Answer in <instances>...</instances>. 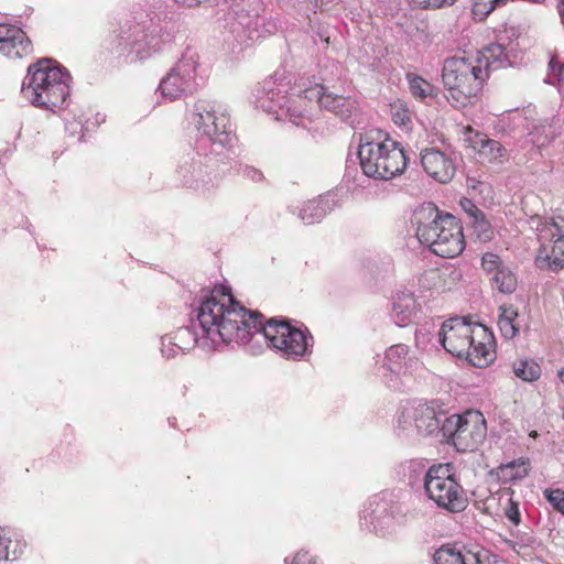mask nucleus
<instances>
[{
  "label": "nucleus",
  "instance_id": "obj_12",
  "mask_svg": "<svg viewBox=\"0 0 564 564\" xmlns=\"http://www.w3.org/2000/svg\"><path fill=\"white\" fill-rule=\"evenodd\" d=\"M112 50L118 55H134L135 58H147L156 46V37L149 35L145 28L135 22L128 21L122 24L115 35Z\"/></svg>",
  "mask_w": 564,
  "mask_h": 564
},
{
  "label": "nucleus",
  "instance_id": "obj_27",
  "mask_svg": "<svg viewBox=\"0 0 564 564\" xmlns=\"http://www.w3.org/2000/svg\"><path fill=\"white\" fill-rule=\"evenodd\" d=\"M441 424L440 417L431 408H420L415 414V427L421 434L431 435L438 432Z\"/></svg>",
  "mask_w": 564,
  "mask_h": 564
},
{
  "label": "nucleus",
  "instance_id": "obj_47",
  "mask_svg": "<svg viewBox=\"0 0 564 564\" xmlns=\"http://www.w3.org/2000/svg\"><path fill=\"white\" fill-rule=\"evenodd\" d=\"M558 377L561 381L564 382V367L561 370H558Z\"/></svg>",
  "mask_w": 564,
  "mask_h": 564
},
{
  "label": "nucleus",
  "instance_id": "obj_21",
  "mask_svg": "<svg viewBox=\"0 0 564 564\" xmlns=\"http://www.w3.org/2000/svg\"><path fill=\"white\" fill-rule=\"evenodd\" d=\"M470 145L485 163L502 165L509 160L508 150L499 141L489 139L485 134L477 133L470 140Z\"/></svg>",
  "mask_w": 564,
  "mask_h": 564
},
{
  "label": "nucleus",
  "instance_id": "obj_43",
  "mask_svg": "<svg viewBox=\"0 0 564 564\" xmlns=\"http://www.w3.org/2000/svg\"><path fill=\"white\" fill-rule=\"evenodd\" d=\"M393 119H394V122L400 123V124H406L410 121L409 115L406 113L405 110H403L401 112L397 111L395 113H393Z\"/></svg>",
  "mask_w": 564,
  "mask_h": 564
},
{
  "label": "nucleus",
  "instance_id": "obj_36",
  "mask_svg": "<svg viewBox=\"0 0 564 564\" xmlns=\"http://www.w3.org/2000/svg\"><path fill=\"white\" fill-rule=\"evenodd\" d=\"M544 498L550 505L564 516V490L562 489H545L543 491Z\"/></svg>",
  "mask_w": 564,
  "mask_h": 564
},
{
  "label": "nucleus",
  "instance_id": "obj_32",
  "mask_svg": "<svg viewBox=\"0 0 564 564\" xmlns=\"http://www.w3.org/2000/svg\"><path fill=\"white\" fill-rule=\"evenodd\" d=\"M481 57H478L477 59H481V65L484 66V69L488 70V66L491 63L498 62L502 63L506 53L505 47L500 44H490L486 46L481 52Z\"/></svg>",
  "mask_w": 564,
  "mask_h": 564
},
{
  "label": "nucleus",
  "instance_id": "obj_7",
  "mask_svg": "<svg viewBox=\"0 0 564 564\" xmlns=\"http://www.w3.org/2000/svg\"><path fill=\"white\" fill-rule=\"evenodd\" d=\"M424 490L437 507L449 512H460L467 507L464 489L454 478L449 464L433 465L427 469Z\"/></svg>",
  "mask_w": 564,
  "mask_h": 564
},
{
  "label": "nucleus",
  "instance_id": "obj_42",
  "mask_svg": "<svg viewBox=\"0 0 564 564\" xmlns=\"http://www.w3.org/2000/svg\"><path fill=\"white\" fill-rule=\"evenodd\" d=\"M506 517L514 524L518 525L520 523V512L517 503L510 502V506L506 510Z\"/></svg>",
  "mask_w": 564,
  "mask_h": 564
},
{
  "label": "nucleus",
  "instance_id": "obj_8",
  "mask_svg": "<svg viewBox=\"0 0 564 564\" xmlns=\"http://www.w3.org/2000/svg\"><path fill=\"white\" fill-rule=\"evenodd\" d=\"M188 119L199 135L214 144L230 145L235 139L226 109L216 101H196Z\"/></svg>",
  "mask_w": 564,
  "mask_h": 564
},
{
  "label": "nucleus",
  "instance_id": "obj_23",
  "mask_svg": "<svg viewBox=\"0 0 564 564\" xmlns=\"http://www.w3.org/2000/svg\"><path fill=\"white\" fill-rule=\"evenodd\" d=\"M495 350L491 347L489 337H475L473 347L464 355V357L475 367H487L495 359Z\"/></svg>",
  "mask_w": 564,
  "mask_h": 564
},
{
  "label": "nucleus",
  "instance_id": "obj_29",
  "mask_svg": "<svg viewBox=\"0 0 564 564\" xmlns=\"http://www.w3.org/2000/svg\"><path fill=\"white\" fill-rule=\"evenodd\" d=\"M406 79L409 83V89L413 97L424 100L427 97L435 95V87L421 76L414 74H408Z\"/></svg>",
  "mask_w": 564,
  "mask_h": 564
},
{
  "label": "nucleus",
  "instance_id": "obj_18",
  "mask_svg": "<svg viewBox=\"0 0 564 564\" xmlns=\"http://www.w3.org/2000/svg\"><path fill=\"white\" fill-rule=\"evenodd\" d=\"M421 164L424 171L440 183H448L456 173L452 156L435 149H425L421 152Z\"/></svg>",
  "mask_w": 564,
  "mask_h": 564
},
{
  "label": "nucleus",
  "instance_id": "obj_46",
  "mask_svg": "<svg viewBox=\"0 0 564 564\" xmlns=\"http://www.w3.org/2000/svg\"><path fill=\"white\" fill-rule=\"evenodd\" d=\"M467 182H468V186H470V187H473V188H476V182H475V180H473V178H468V180H467Z\"/></svg>",
  "mask_w": 564,
  "mask_h": 564
},
{
  "label": "nucleus",
  "instance_id": "obj_40",
  "mask_svg": "<svg viewBox=\"0 0 564 564\" xmlns=\"http://www.w3.org/2000/svg\"><path fill=\"white\" fill-rule=\"evenodd\" d=\"M416 7L424 9H438L444 6H451L455 0H410Z\"/></svg>",
  "mask_w": 564,
  "mask_h": 564
},
{
  "label": "nucleus",
  "instance_id": "obj_3",
  "mask_svg": "<svg viewBox=\"0 0 564 564\" xmlns=\"http://www.w3.org/2000/svg\"><path fill=\"white\" fill-rule=\"evenodd\" d=\"M413 225L422 245L442 258H455L465 248L462 227L455 217L442 215L433 204L422 205L414 212Z\"/></svg>",
  "mask_w": 564,
  "mask_h": 564
},
{
  "label": "nucleus",
  "instance_id": "obj_37",
  "mask_svg": "<svg viewBox=\"0 0 564 564\" xmlns=\"http://www.w3.org/2000/svg\"><path fill=\"white\" fill-rule=\"evenodd\" d=\"M507 0H475L473 11L478 15H487L496 9L497 6L506 3Z\"/></svg>",
  "mask_w": 564,
  "mask_h": 564
},
{
  "label": "nucleus",
  "instance_id": "obj_22",
  "mask_svg": "<svg viewBox=\"0 0 564 564\" xmlns=\"http://www.w3.org/2000/svg\"><path fill=\"white\" fill-rule=\"evenodd\" d=\"M417 308L419 305L412 292L399 290L393 294L391 317L395 325L401 327L408 325L417 312Z\"/></svg>",
  "mask_w": 564,
  "mask_h": 564
},
{
  "label": "nucleus",
  "instance_id": "obj_30",
  "mask_svg": "<svg viewBox=\"0 0 564 564\" xmlns=\"http://www.w3.org/2000/svg\"><path fill=\"white\" fill-rule=\"evenodd\" d=\"M513 372L524 381H534L540 377V367L532 360H519L513 364Z\"/></svg>",
  "mask_w": 564,
  "mask_h": 564
},
{
  "label": "nucleus",
  "instance_id": "obj_1",
  "mask_svg": "<svg viewBox=\"0 0 564 564\" xmlns=\"http://www.w3.org/2000/svg\"><path fill=\"white\" fill-rule=\"evenodd\" d=\"M246 315L247 310L234 299L230 290L215 288L202 301L196 322L161 338L162 355L173 358L178 351L187 352L195 346L214 350L221 344H247L257 321Z\"/></svg>",
  "mask_w": 564,
  "mask_h": 564
},
{
  "label": "nucleus",
  "instance_id": "obj_11",
  "mask_svg": "<svg viewBox=\"0 0 564 564\" xmlns=\"http://www.w3.org/2000/svg\"><path fill=\"white\" fill-rule=\"evenodd\" d=\"M197 55L186 51L176 65L162 78L159 90L165 99L176 100L196 87Z\"/></svg>",
  "mask_w": 564,
  "mask_h": 564
},
{
  "label": "nucleus",
  "instance_id": "obj_33",
  "mask_svg": "<svg viewBox=\"0 0 564 564\" xmlns=\"http://www.w3.org/2000/svg\"><path fill=\"white\" fill-rule=\"evenodd\" d=\"M528 465L524 459L512 460L501 466V473L510 480L522 479L528 475Z\"/></svg>",
  "mask_w": 564,
  "mask_h": 564
},
{
  "label": "nucleus",
  "instance_id": "obj_25",
  "mask_svg": "<svg viewBox=\"0 0 564 564\" xmlns=\"http://www.w3.org/2000/svg\"><path fill=\"white\" fill-rule=\"evenodd\" d=\"M434 564H479L476 554L469 552L463 555L459 551L452 546L444 545L435 551L433 555Z\"/></svg>",
  "mask_w": 564,
  "mask_h": 564
},
{
  "label": "nucleus",
  "instance_id": "obj_38",
  "mask_svg": "<svg viewBox=\"0 0 564 564\" xmlns=\"http://www.w3.org/2000/svg\"><path fill=\"white\" fill-rule=\"evenodd\" d=\"M481 265L485 271L495 274L499 269H502V262L496 253L487 252L481 258Z\"/></svg>",
  "mask_w": 564,
  "mask_h": 564
},
{
  "label": "nucleus",
  "instance_id": "obj_35",
  "mask_svg": "<svg viewBox=\"0 0 564 564\" xmlns=\"http://www.w3.org/2000/svg\"><path fill=\"white\" fill-rule=\"evenodd\" d=\"M462 206H463L464 210L467 213V215L470 217L474 226L479 228V230L482 234L487 232L489 225L485 220V216H484L482 212L468 199H466L465 202H462Z\"/></svg>",
  "mask_w": 564,
  "mask_h": 564
},
{
  "label": "nucleus",
  "instance_id": "obj_41",
  "mask_svg": "<svg viewBox=\"0 0 564 564\" xmlns=\"http://www.w3.org/2000/svg\"><path fill=\"white\" fill-rule=\"evenodd\" d=\"M239 173L242 177L250 180L252 182H261L263 178V174L260 170L250 166V165H243L239 169Z\"/></svg>",
  "mask_w": 564,
  "mask_h": 564
},
{
  "label": "nucleus",
  "instance_id": "obj_31",
  "mask_svg": "<svg viewBox=\"0 0 564 564\" xmlns=\"http://www.w3.org/2000/svg\"><path fill=\"white\" fill-rule=\"evenodd\" d=\"M497 289L502 293H512L517 286L514 274L506 267L499 269L492 276Z\"/></svg>",
  "mask_w": 564,
  "mask_h": 564
},
{
  "label": "nucleus",
  "instance_id": "obj_19",
  "mask_svg": "<svg viewBox=\"0 0 564 564\" xmlns=\"http://www.w3.org/2000/svg\"><path fill=\"white\" fill-rule=\"evenodd\" d=\"M306 97L315 100L321 108L334 113L340 120L348 122L352 113V100L350 98L326 94L325 88L321 85L306 89Z\"/></svg>",
  "mask_w": 564,
  "mask_h": 564
},
{
  "label": "nucleus",
  "instance_id": "obj_44",
  "mask_svg": "<svg viewBox=\"0 0 564 564\" xmlns=\"http://www.w3.org/2000/svg\"><path fill=\"white\" fill-rule=\"evenodd\" d=\"M388 503L384 501L378 502L377 509L372 511L375 518L379 521V516L377 513H382L387 511Z\"/></svg>",
  "mask_w": 564,
  "mask_h": 564
},
{
  "label": "nucleus",
  "instance_id": "obj_14",
  "mask_svg": "<svg viewBox=\"0 0 564 564\" xmlns=\"http://www.w3.org/2000/svg\"><path fill=\"white\" fill-rule=\"evenodd\" d=\"M487 425L479 411H467L462 415V424L454 441L459 452L475 451L486 438Z\"/></svg>",
  "mask_w": 564,
  "mask_h": 564
},
{
  "label": "nucleus",
  "instance_id": "obj_26",
  "mask_svg": "<svg viewBox=\"0 0 564 564\" xmlns=\"http://www.w3.org/2000/svg\"><path fill=\"white\" fill-rule=\"evenodd\" d=\"M519 314L513 306H500V315L498 318V326L501 335L506 339H512L519 332V324L517 322Z\"/></svg>",
  "mask_w": 564,
  "mask_h": 564
},
{
  "label": "nucleus",
  "instance_id": "obj_10",
  "mask_svg": "<svg viewBox=\"0 0 564 564\" xmlns=\"http://www.w3.org/2000/svg\"><path fill=\"white\" fill-rule=\"evenodd\" d=\"M540 247L534 263L540 270L558 272L564 269V219L552 218L539 229Z\"/></svg>",
  "mask_w": 564,
  "mask_h": 564
},
{
  "label": "nucleus",
  "instance_id": "obj_15",
  "mask_svg": "<svg viewBox=\"0 0 564 564\" xmlns=\"http://www.w3.org/2000/svg\"><path fill=\"white\" fill-rule=\"evenodd\" d=\"M348 188L337 187L317 199L304 203L299 208L297 217L307 225L318 223L335 207L339 206L344 198L348 199Z\"/></svg>",
  "mask_w": 564,
  "mask_h": 564
},
{
  "label": "nucleus",
  "instance_id": "obj_17",
  "mask_svg": "<svg viewBox=\"0 0 564 564\" xmlns=\"http://www.w3.org/2000/svg\"><path fill=\"white\" fill-rule=\"evenodd\" d=\"M32 52V42L24 31L11 24L0 23V53L9 58H22Z\"/></svg>",
  "mask_w": 564,
  "mask_h": 564
},
{
  "label": "nucleus",
  "instance_id": "obj_28",
  "mask_svg": "<svg viewBox=\"0 0 564 564\" xmlns=\"http://www.w3.org/2000/svg\"><path fill=\"white\" fill-rule=\"evenodd\" d=\"M409 348L405 345H393L386 351V366L392 372H399L405 365Z\"/></svg>",
  "mask_w": 564,
  "mask_h": 564
},
{
  "label": "nucleus",
  "instance_id": "obj_16",
  "mask_svg": "<svg viewBox=\"0 0 564 564\" xmlns=\"http://www.w3.org/2000/svg\"><path fill=\"white\" fill-rule=\"evenodd\" d=\"M289 84L269 77L259 84L254 94V105L268 113L279 115L286 104Z\"/></svg>",
  "mask_w": 564,
  "mask_h": 564
},
{
  "label": "nucleus",
  "instance_id": "obj_13",
  "mask_svg": "<svg viewBox=\"0 0 564 564\" xmlns=\"http://www.w3.org/2000/svg\"><path fill=\"white\" fill-rule=\"evenodd\" d=\"M475 337H486V329L480 325L473 326L459 317L446 321L440 330L443 347L459 358L473 347Z\"/></svg>",
  "mask_w": 564,
  "mask_h": 564
},
{
  "label": "nucleus",
  "instance_id": "obj_2",
  "mask_svg": "<svg viewBox=\"0 0 564 564\" xmlns=\"http://www.w3.org/2000/svg\"><path fill=\"white\" fill-rule=\"evenodd\" d=\"M72 76L51 58H41L28 67L21 95L31 105L55 111L69 96Z\"/></svg>",
  "mask_w": 564,
  "mask_h": 564
},
{
  "label": "nucleus",
  "instance_id": "obj_4",
  "mask_svg": "<svg viewBox=\"0 0 564 564\" xmlns=\"http://www.w3.org/2000/svg\"><path fill=\"white\" fill-rule=\"evenodd\" d=\"M488 70L484 69L481 59L465 57L445 59L442 79L446 89V99L455 108H464L480 91Z\"/></svg>",
  "mask_w": 564,
  "mask_h": 564
},
{
  "label": "nucleus",
  "instance_id": "obj_9",
  "mask_svg": "<svg viewBox=\"0 0 564 564\" xmlns=\"http://www.w3.org/2000/svg\"><path fill=\"white\" fill-rule=\"evenodd\" d=\"M175 174L184 187L199 193L209 192L220 180L214 160L194 150L180 156Z\"/></svg>",
  "mask_w": 564,
  "mask_h": 564
},
{
  "label": "nucleus",
  "instance_id": "obj_45",
  "mask_svg": "<svg viewBox=\"0 0 564 564\" xmlns=\"http://www.w3.org/2000/svg\"><path fill=\"white\" fill-rule=\"evenodd\" d=\"M550 66L551 68L554 70L556 66H558V70L560 73L562 72V69L564 68V65H561L557 63V61L555 58H551L550 61Z\"/></svg>",
  "mask_w": 564,
  "mask_h": 564
},
{
  "label": "nucleus",
  "instance_id": "obj_24",
  "mask_svg": "<svg viewBox=\"0 0 564 564\" xmlns=\"http://www.w3.org/2000/svg\"><path fill=\"white\" fill-rule=\"evenodd\" d=\"M306 101H311L306 97V89L303 91V95H296L291 98L286 96V104L283 110H279V115H276V118L285 116L289 117L290 121L293 122L294 124H303L306 111L304 106L306 105Z\"/></svg>",
  "mask_w": 564,
  "mask_h": 564
},
{
  "label": "nucleus",
  "instance_id": "obj_6",
  "mask_svg": "<svg viewBox=\"0 0 564 564\" xmlns=\"http://www.w3.org/2000/svg\"><path fill=\"white\" fill-rule=\"evenodd\" d=\"M249 316L256 318L257 326L251 328L247 343L256 336L264 338L267 343L272 348L280 351L284 358L292 360L303 357L308 350L310 340H313V338L305 332L292 327L285 322H279L275 318L268 321L263 325L260 319L262 317L260 314L247 311L246 318Z\"/></svg>",
  "mask_w": 564,
  "mask_h": 564
},
{
  "label": "nucleus",
  "instance_id": "obj_39",
  "mask_svg": "<svg viewBox=\"0 0 564 564\" xmlns=\"http://www.w3.org/2000/svg\"><path fill=\"white\" fill-rule=\"evenodd\" d=\"M11 540L0 534V561H14L18 555L17 551H10Z\"/></svg>",
  "mask_w": 564,
  "mask_h": 564
},
{
  "label": "nucleus",
  "instance_id": "obj_5",
  "mask_svg": "<svg viewBox=\"0 0 564 564\" xmlns=\"http://www.w3.org/2000/svg\"><path fill=\"white\" fill-rule=\"evenodd\" d=\"M357 155L362 173L375 180H392L406 167L403 149L392 141H366L358 145Z\"/></svg>",
  "mask_w": 564,
  "mask_h": 564
},
{
  "label": "nucleus",
  "instance_id": "obj_34",
  "mask_svg": "<svg viewBox=\"0 0 564 564\" xmlns=\"http://www.w3.org/2000/svg\"><path fill=\"white\" fill-rule=\"evenodd\" d=\"M462 424V415H452L445 417L443 423L440 424L438 432L447 440L454 444L456 441V435Z\"/></svg>",
  "mask_w": 564,
  "mask_h": 564
},
{
  "label": "nucleus",
  "instance_id": "obj_20",
  "mask_svg": "<svg viewBox=\"0 0 564 564\" xmlns=\"http://www.w3.org/2000/svg\"><path fill=\"white\" fill-rule=\"evenodd\" d=\"M230 10L237 22L250 32L264 25L263 0H231Z\"/></svg>",
  "mask_w": 564,
  "mask_h": 564
}]
</instances>
